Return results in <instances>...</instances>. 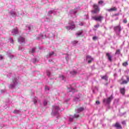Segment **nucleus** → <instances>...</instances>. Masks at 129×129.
<instances>
[{
    "label": "nucleus",
    "mask_w": 129,
    "mask_h": 129,
    "mask_svg": "<svg viewBox=\"0 0 129 129\" xmlns=\"http://www.w3.org/2000/svg\"><path fill=\"white\" fill-rule=\"evenodd\" d=\"M59 110H60V108L58 106H53L52 110L51 112V115L54 116H56V118H58L60 116V113H59Z\"/></svg>",
    "instance_id": "obj_1"
},
{
    "label": "nucleus",
    "mask_w": 129,
    "mask_h": 129,
    "mask_svg": "<svg viewBox=\"0 0 129 129\" xmlns=\"http://www.w3.org/2000/svg\"><path fill=\"white\" fill-rule=\"evenodd\" d=\"M75 85H69L68 86V95L69 96H72V95L74 92H76L75 88L73 87Z\"/></svg>",
    "instance_id": "obj_2"
},
{
    "label": "nucleus",
    "mask_w": 129,
    "mask_h": 129,
    "mask_svg": "<svg viewBox=\"0 0 129 129\" xmlns=\"http://www.w3.org/2000/svg\"><path fill=\"white\" fill-rule=\"evenodd\" d=\"M93 8L94 10L92 11V14L93 15L92 17V20H94V21H97V16H94V14L97 13V5L95 4L94 5Z\"/></svg>",
    "instance_id": "obj_3"
},
{
    "label": "nucleus",
    "mask_w": 129,
    "mask_h": 129,
    "mask_svg": "<svg viewBox=\"0 0 129 129\" xmlns=\"http://www.w3.org/2000/svg\"><path fill=\"white\" fill-rule=\"evenodd\" d=\"M17 85H18V79L15 78L13 80L11 84L9 86V87L10 89H13V88H15Z\"/></svg>",
    "instance_id": "obj_4"
},
{
    "label": "nucleus",
    "mask_w": 129,
    "mask_h": 129,
    "mask_svg": "<svg viewBox=\"0 0 129 129\" xmlns=\"http://www.w3.org/2000/svg\"><path fill=\"white\" fill-rule=\"evenodd\" d=\"M66 28L67 30H73V29H75V24L73 21H70L69 26H66Z\"/></svg>",
    "instance_id": "obj_5"
},
{
    "label": "nucleus",
    "mask_w": 129,
    "mask_h": 129,
    "mask_svg": "<svg viewBox=\"0 0 129 129\" xmlns=\"http://www.w3.org/2000/svg\"><path fill=\"white\" fill-rule=\"evenodd\" d=\"M113 99V96L111 95L110 97L106 99H104L103 101L106 104H110V102H111V100Z\"/></svg>",
    "instance_id": "obj_6"
},
{
    "label": "nucleus",
    "mask_w": 129,
    "mask_h": 129,
    "mask_svg": "<svg viewBox=\"0 0 129 129\" xmlns=\"http://www.w3.org/2000/svg\"><path fill=\"white\" fill-rule=\"evenodd\" d=\"M79 117V114H75L74 115H70L69 117V121L72 122L74 120L75 118H78Z\"/></svg>",
    "instance_id": "obj_7"
},
{
    "label": "nucleus",
    "mask_w": 129,
    "mask_h": 129,
    "mask_svg": "<svg viewBox=\"0 0 129 129\" xmlns=\"http://www.w3.org/2000/svg\"><path fill=\"white\" fill-rule=\"evenodd\" d=\"M56 54H55V52L54 51H50L48 54H47L45 58L46 59H49V58H52V57H54V56H55Z\"/></svg>",
    "instance_id": "obj_8"
},
{
    "label": "nucleus",
    "mask_w": 129,
    "mask_h": 129,
    "mask_svg": "<svg viewBox=\"0 0 129 129\" xmlns=\"http://www.w3.org/2000/svg\"><path fill=\"white\" fill-rule=\"evenodd\" d=\"M76 13H77V9L70 11V14L73 18H76Z\"/></svg>",
    "instance_id": "obj_9"
},
{
    "label": "nucleus",
    "mask_w": 129,
    "mask_h": 129,
    "mask_svg": "<svg viewBox=\"0 0 129 129\" xmlns=\"http://www.w3.org/2000/svg\"><path fill=\"white\" fill-rule=\"evenodd\" d=\"M70 74H71V76H76V75H77V74H78V73H79V72L78 71V70H73L72 71L70 72Z\"/></svg>",
    "instance_id": "obj_10"
},
{
    "label": "nucleus",
    "mask_w": 129,
    "mask_h": 129,
    "mask_svg": "<svg viewBox=\"0 0 129 129\" xmlns=\"http://www.w3.org/2000/svg\"><path fill=\"white\" fill-rule=\"evenodd\" d=\"M81 98V95H78L74 98V101L75 102H79L80 101V98Z\"/></svg>",
    "instance_id": "obj_11"
},
{
    "label": "nucleus",
    "mask_w": 129,
    "mask_h": 129,
    "mask_svg": "<svg viewBox=\"0 0 129 129\" xmlns=\"http://www.w3.org/2000/svg\"><path fill=\"white\" fill-rule=\"evenodd\" d=\"M125 77L126 78V80L123 81L121 83V85H123V84H127L129 82V76H125Z\"/></svg>",
    "instance_id": "obj_12"
},
{
    "label": "nucleus",
    "mask_w": 129,
    "mask_h": 129,
    "mask_svg": "<svg viewBox=\"0 0 129 129\" xmlns=\"http://www.w3.org/2000/svg\"><path fill=\"white\" fill-rule=\"evenodd\" d=\"M86 61L88 62L89 64H90L93 61V58L91 57V56L88 55L86 57Z\"/></svg>",
    "instance_id": "obj_13"
},
{
    "label": "nucleus",
    "mask_w": 129,
    "mask_h": 129,
    "mask_svg": "<svg viewBox=\"0 0 129 129\" xmlns=\"http://www.w3.org/2000/svg\"><path fill=\"white\" fill-rule=\"evenodd\" d=\"M12 35H15L19 34V30H18V28H14L12 30L11 32Z\"/></svg>",
    "instance_id": "obj_14"
},
{
    "label": "nucleus",
    "mask_w": 129,
    "mask_h": 129,
    "mask_svg": "<svg viewBox=\"0 0 129 129\" xmlns=\"http://www.w3.org/2000/svg\"><path fill=\"white\" fill-rule=\"evenodd\" d=\"M18 42L20 44H25V38L22 36H20L18 38Z\"/></svg>",
    "instance_id": "obj_15"
},
{
    "label": "nucleus",
    "mask_w": 129,
    "mask_h": 129,
    "mask_svg": "<svg viewBox=\"0 0 129 129\" xmlns=\"http://www.w3.org/2000/svg\"><path fill=\"white\" fill-rule=\"evenodd\" d=\"M10 14L11 16L15 17H17L18 15V13L16 12L15 10H12L11 11H10Z\"/></svg>",
    "instance_id": "obj_16"
},
{
    "label": "nucleus",
    "mask_w": 129,
    "mask_h": 129,
    "mask_svg": "<svg viewBox=\"0 0 129 129\" xmlns=\"http://www.w3.org/2000/svg\"><path fill=\"white\" fill-rule=\"evenodd\" d=\"M52 14H53V15H56V14H57V10L49 11L47 14L48 16L50 17Z\"/></svg>",
    "instance_id": "obj_17"
},
{
    "label": "nucleus",
    "mask_w": 129,
    "mask_h": 129,
    "mask_svg": "<svg viewBox=\"0 0 129 129\" xmlns=\"http://www.w3.org/2000/svg\"><path fill=\"white\" fill-rule=\"evenodd\" d=\"M106 56L108 58V60L110 61V62H112V56H111L110 53L107 52L106 53Z\"/></svg>",
    "instance_id": "obj_18"
},
{
    "label": "nucleus",
    "mask_w": 129,
    "mask_h": 129,
    "mask_svg": "<svg viewBox=\"0 0 129 129\" xmlns=\"http://www.w3.org/2000/svg\"><path fill=\"white\" fill-rule=\"evenodd\" d=\"M114 126L115 127H116V128H122V127L121 126V125L119 124L118 122H116L115 124L114 125Z\"/></svg>",
    "instance_id": "obj_19"
},
{
    "label": "nucleus",
    "mask_w": 129,
    "mask_h": 129,
    "mask_svg": "<svg viewBox=\"0 0 129 129\" xmlns=\"http://www.w3.org/2000/svg\"><path fill=\"white\" fill-rule=\"evenodd\" d=\"M107 12H116V11H117V8H116V7H113L109 9H107Z\"/></svg>",
    "instance_id": "obj_20"
},
{
    "label": "nucleus",
    "mask_w": 129,
    "mask_h": 129,
    "mask_svg": "<svg viewBox=\"0 0 129 129\" xmlns=\"http://www.w3.org/2000/svg\"><path fill=\"white\" fill-rule=\"evenodd\" d=\"M101 79L105 81H108V76L107 75L102 76H101Z\"/></svg>",
    "instance_id": "obj_21"
},
{
    "label": "nucleus",
    "mask_w": 129,
    "mask_h": 129,
    "mask_svg": "<svg viewBox=\"0 0 129 129\" xmlns=\"http://www.w3.org/2000/svg\"><path fill=\"white\" fill-rule=\"evenodd\" d=\"M120 92L122 95H124L125 93V89L124 88H122L120 89Z\"/></svg>",
    "instance_id": "obj_22"
},
{
    "label": "nucleus",
    "mask_w": 129,
    "mask_h": 129,
    "mask_svg": "<svg viewBox=\"0 0 129 129\" xmlns=\"http://www.w3.org/2000/svg\"><path fill=\"white\" fill-rule=\"evenodd\" d=\"M51 22V19L48 17L43 18L42 19V22L43 23V22Z\"/></svg>",
    "instance_id": "obj_23"
},
{
    "label": "nucleus",
    "mask_w": 129,
    "mask_h": 129,
    "mask_svg": "<svg viewBox=\"0 0 129 129\" xmlns=\"http://www.w3.org/2000/svg\"><path fill=\"white\" fill-rule=\"evenodd\" d=\"M35 52H36V48L35 47L32 48L29 51V53L30 54H34V53H35Z\"/></svg>",
    "instance_id": "obj_24"
},
{
    "label": "nucleus",
    "mask_w": 129,
    "mask_h": 129,
    "mask_svg": "<svg viewBox=\"0 0 129 129\" xmlns=\"http://www.w3.org/2000/svg\"><path fill=\"white\" fill-rule=\"evenodd\" d=\"M121 27H120V26H116L114 28V30L115 31H116V30H118V31L119 32H120V31H121Z\"/></svg>",
    "instance_id": "obj_25"
},
{
    "label": "nucleus",
    "mask_w": 129,
    "mask_h": 129,
    "mask_svg": "<svg viewBox=\"0 0 129 129\" xmlns=\"http://www.w3.org/2000/svg\"><path fill=\"white\" fill-rule=\"evenodd\" d=\"M82 33H83V32L82 31V30H80L79 31H78L76 35L77 36H81V35H82Z\"/></svg>",
    "instance_id": "obj_26"
},
{
    "label": "nucleus",
    "mask_w": 129,
    "mask_h": 129,
    "mask_svg": "<svg viewBox=\"0 0 129 129\" xmlns=\"http://www.w3.org/2000/svg\"><path fill=\"white\" fill-rule=\"evenodd\" d=\"M59 78L60 80H63L64 81H65L66 80V78L63 75H59Z\"/></svg>",
    "instance_id": "obj_27"
},
{
    "label": "nucleus",
    "mask_w": 129,
    "mask_h": 129,
    "mask_svg": "<svg viewBox=\"0 0 129 129\" xmlns=\"http://www.w3.org/2000/svg\"><path fill=\"white\" fill-rule=\"evenodd\" d=\"M12 54V52L8 51L7 52V55L8 56H9V57H10V58H11V59H12V58L14 57V55H11V54Z\"/></svg>",
    "instance_id": "obj_28"
},
{
    "label": "nucleus",
    "mask_w": 129,
    "mask_h": 129,
    "mask_svg": "<svg viewBox=\"0 0 129 129\" xmlns=\"http://www.w3.org/2000/svg\"><path fill=\"white\" fill-rule=\"evenodd\" d=\"M33 101L34 104H37V102H38V98H37V97H35L33 99Z\"/></svg>",
    "instance_id": "obj_29"
},
{
    "label": "nucleus",
    "mask_w": 129,
    "mask_h": 129,
    "mask_svg": "<svg viewBox=\"0 0 129 129\" xmlns=\"http://www.w3.org/2000/svg\"><path fill=\"white\" fill-rule=\"evenodd\" d=\"M102 20H103V17L100 16L97 17V21L98 22H101Z\"/></svg>",
    "instance_id": "obj_30"
},
{
    "label": "nucleus",
    "mask_w": 129,
    "mask_h": 129,
    "mask_svg": "<svg viewBox=\"0 0 129 129\" xmlns=\"http://www.w3.org/2000/svg\"><path fill=\"white\" fill-rule=\"evenodd\" d=\"M40 39H44V35L40 34L37 37V40H40Z\"/></svg>",
    "instance_id": "obj_31"
},
{
    "label": "nucleus",
    "mask_w": 129,
    "mask_h": 129,
    "mask_svg": "<svg viewBox=\"0 0 129 129\" xmlns=\"http://www.w3.org/2000/svg\"><path fill=\"white\" fill-rule=\"evenodd\" d=\"M83 110H84V108L80 107V108L78 109L77 113H79V112H81V111H83Z\"/></svg>",
    "instance_id": "obj_32"
},
{
    "label": "nucleus",
    "mask_w": 129,
    "mask_h": 129,
    "mask_svg": "<svg viewBox=\"0 0 129 129\" xmlns=\"http://www.w3.org/2000/svg\"><path fill=\"white\" fill-rule=\"evenodd\" d=\"M47 104H48V100L47 99L44 100L43 105H44V106H46V105H47Z\"/></svg>",
    "instance_id": "obj_33"
},
{
    "label": "nucleus",
    "mask_w": 129,
    "mask_h": 129,
    "mask_svg": "<svg viewBox=\"0 0 129 129\" xmlns=\"http://www.w3.org/2000/svg\"><path fill=\"white\" fill-rule=\"evenodd\" d=\"M26 30H28V32H30V31H31V26L30 25L26 26Z\"/></svg>",
    "instance_id": "obj_34"
},
{
    "label": "nucleus",
    "mask_w": 129,
    "mask_h": 129,
    "mask_svg": "<svg viewBox=\"0 0 129 129\" xmlns=\"http://www.w3.org/2000/svg\"><path fill=\"white\" fill-rule=\"evenodd\" d=\"M127 65H128L127 61L124 62L122 63V66H123L124 67H126Z\"/></svg>",
    "instance_id": "obj_35"
},
{
    "label": "nucleus",
    "mask_w": 129,
    "mask_h": 129,
    "mask_svg": "<svg viewBox=\"0 0 129 129\" xmlns=\"http://www.w3.org/2000/svg\"><path fill=\"white\" fill-rule=\"evenodd\" d=\"M19 50H20L21 51H24L25 50V48L22 46H19Z\"/></svg>",
    "instance_id": "obj_36"
},
{
    "label": "nucleus",
    "mask_w": 129,
    "mask_h": 129,
    "mask_svg": "<svg viewBox=\"0 0 129 129\" xmlns=\"http://www.w3.org/2000/svg\"><path fill=\"white\" fill-rule=\"evenodd\" d=\"M77 43H78V41L76 40H74V41L72 42V44L74 46H76Z\"/></svg>",
    "instance_id": "obj_37"
},
{
    "label": "nucleus",
    "mask_w": 129,
    "mask_h": 129,
    "mask_svg": "<svg viewBox=\"0 0 129 129\" xmlns=\"http://www.w3.org/2000/svg\"><path fill=\"white\" fill-rule=\"evenodd\" d=\"M115 54H117V55H119V54H120V50L117 49V50L116 51Z\"/></svg>",
    "instance_id": "obj_38"
},
{
    "label": "nucleus",
    "mask_w": 129,
    "mask_h": 129,
    "mask_svg": "<svg viewBox=\"0 0 129 129\" xmlns=\"http://www.w3.org/2000/svg\"><path fill=\"white\" fill-rule=\"evenodd\" d=\"M20 110H15L13 112L14 113H20Z\"/></svg>",
    "instance_id": "obj_39"
},
{
    "label": "nucleus",
    "mask_w": 129,
    "mask_h": 129,
    "mask_svg": "<svg viewBox=\"0 0 129 129\" xmlns=\"http://www.w3.org/2000/svg\"><path fill=\"white\" fill-rule=\"evenodd\" d=\"M41 2L43 4H47V3H48V0H41Z\"/></svg>",
    "instance_id": "obj_40"
},
{
    "label": "nucleus",
    "mask_w": 129,
    "mask_h": 129,
    "mask_svg": "<svg viewBox=\"0 0 129 129\" xmlns=\"http://www.w3.org/2000/svg\"><path fill=\"white\" fill-rule=\"evenodd\" d=\"M46 73H47V76H50V75H51V73L49 71H47Z\"/></svg>",
    "instance_id": "obj_41"
},
{
    "label": "nucleus",
    "mask_w": 129,
    "mask_h": 129,
    "mask_svg": "<svg viewBox=\"0 0 129 129\" xmlns=\"http://www.w3.org/2000/svg\"><path fill=\"white\" fill-rule=\"evenodd\" d=\"M32 62L33 63H36V62H37V58H33Z\"/></svg>",
    "instance_id": "obj_42"
},
{
    "label": "nucleus",
    "mask_w": 129,
    "mask_h": 129,
    "mask_svg": "<svg viewBox=\"0 0 129 129\" xmlns=\"http://www.w3.org/2000/svg\"><path fill=\"white\" fill-rule=\"evenodd\" d=\"M93 40H94V41H96V40H97V37H96V36L93 37Z\"/></svg>",
    "instance_id": "obj_43"
},
{
    "label": "nucleus",
    "mask_w": 129,
    "mask_h": 129,
    "mask_svg": "<svg viewBox=\"0 0 129 129\" xmlns=\"http://www.w3.org/2000/svg\"><path fill=\"white\" fill-rule=\"evenodd\" d=\"M66 60H67V61H68V60H69V55H67L66 56Z\"/></svg>",
    "instance_id": "obj_44"
},
{
    "label": "nucleus",
    "mask_w": 129,
    "mask_h": 129,
    "mask_svg": "<svg viewBox=\"0 0 129 129\" xmlns=\"http://www.w3.org/2000/svg\"><path fill=\"white\" fill-rule=\"evenodd\" d=\"M98 4L99 5H102V4H103V1H99Z\"/></svg>",
    "instance_id": "obj_45"
},
{
    "label": "nucleus",
    "mask_w": 129,
    "mask_h": 129,
    "mask_svg": "<svg viewBox=\"0 0 129 129\" xmlns=\"http://www.w3.org/2000/svg\"><path fill=\"white\" fill-rule=\"evenodd\" d=\"M10 41L11 43H14V39L13 38H10Z\"/></svg>",
    "instance_id": "obj_46"
},
{
    "label": "nucleus",
    "mask_w": 129,
    "mask_h": 129,
    "mask_svg": "<svg viewBox=\"0 0 129 129\" xmlns=\"http://www.w3.org/2000/svg\"><path fill=\"white\" fill-rule=\"evenodd\" d=\"M123 23H124V24H126V23H127V20H126V19L123 20Z\"/></svg>",
    "instance_id": "obj_47"
},
{
    "label": "nucleus",
    "mask_w": 129,
    "mask_h": 129,
    "mask_svg": "<svg viewBox=\"0 0 129 129\" xmlns=\"http://www.w3.org/2000/svg\"><path fill=\"white\" fill-rule=\"evenodd\" d=\"M11 76H12V74H9V75H7V77H9V78H11Z\"/></svg>",
    "instance_id": "obj_48"
},
{
    "label": "nucleus",
    "mask_w": 129,
    "mask_h": 129,
    "mask_svg": "<svg viewBox=\"0 0 129 129\" xmlns=\"http://www.w3.org/2000/svg\"><path fill=\"white\" fill-rule=\"evenodd\" d=\"M4 59V56L3 55H0V60H3Z\"/></svg>",
    "instance_id": "obj_49"
},
{
    "label": "nucleus",
    "mask_w": 129,
    "mask_h": 129,
    "mask_svg": "<svg viewBox=\"0 0 129 129\" xmlns=\"http://www.w3.org/2000/svg\"><path fill=\"white\" fill-rule=\"evenodd\" d=\"M45 90H50V89H49V87H46L45 88Z\"/></svg>",
    "instance_id": "obj_50"
},
{
    "label": "nucleus",
    "mask_w": 129,
    "mask_h": 129,
    "mask_svg": "<svg viewBox=\"0 0 129 129\" xmlns=\"http://www.w3.org/2000/svg\"><path fill=\"white\" fill-rule=\"evenodd\" d=\"M4 92H6V90H1V93H4Z\"/></svg>",
    "instance_id": "obj_51"
},
{
    "label": "nucleus",
    "mask_w": 129,
    "mask_h": 129,
    "mask_svg": "<svg viewBox=\"0 0 129 129\" xmlns=\"http://www.w3.org/2000/svg\"><path fill=\"white\" fill-rule=\"evenodd\" d=\"M86 20H88V19H89V16H88V15H86Z\"/></svg>",
    "instance_id": "obj_52"
},
{
    "label": "nucleus",
    "mask_w": 129,
    "mask_h": 129,
    "mask_svg": "<svg viewBox=\"0 0 129 129\" xmlns=\"http://www.w3.org/2000/svg\"><path fill=\"white\" fill-rule=\"evenodd\" d=\"M45 29H46V32H48L49 31V30H48V28L47 27H45Z\"/></svg>",
    "instance_id": "obj_53"
},
{
    "label": "nucleus",
    "mask_w": 129,
    "mask_h": 129,
    "mask_svg": "<svg viewBox=\"0 0 129 129\" xmlns=\"http://www.w3.org/2000/svg\"><path fill=\"white\" fill-rule=\"evenodd\" d=\"M70 100V99H67V100H65L66 102H68V101H69Z\"/></svg>",
    "instance_id": "obj_54"
},
{
    "label": "nucleus",
    "mask_w": 129,
    "mask_h": 129,
    "mask_svg": "<svg viewBox=\"0 0 129 129\" xmlns=\"http://www.w3.org/2000/svg\"><path fill=\"white\" fill-rule=\"evenodd\" d=\"M122 124H125V121H122Z\"/></svg>",
    "instance_id": "obj_55"
},
{
    "label": "nucleus",
    "mask_w": 129,
    "mask_h": 129,
    "mask_svg": "<svg viewBox=\"0 0 129 129\" xmlns=\"http://www.w3.org/2000/svg\"><path fill=\"white\" fill-rule=\"evenodd\" d=\"M97 104H100V102H99V101H97Z\"/></svg>",
    "instance_id": "obj_56"
},
{
    "label": "nucleus",
    "mask_w": 129,
    "mask_h": 129,
    "mask_svg": "<svg viewBox=\"0 0 129 129\" xmlns=\"http://www.w3.org/2000/svg\"><path fill=\"white\" fill-rule=\"evenodd\" d=\"M80 26H83V23H80Z\"/></svg>",
    "instance_id": "obj_57"
},
{
    "label": "nucleus",
    "mask_w": 129,
    "mask_h": 129,
    "mask_svg": "<svg viewBox=\"0 0 129 129\" xmlns=\"http://www.w3.org/2000/svg\"><path fill=\"white\" fill-rule=\"evenodd\" d=\"M119 14H115V16H119Z\"/></svg>",
    "instance_id": "obj_58"
},
{
    "label": "nucleus",
    "mask_w": 129,
    "mask_h": 129,
    "mask_svg": "<svg viewBox=\"0 0 129 129\" xmlns=\"http://www.w3.org/2000/svg\"><path fill=\"white\" fill-rule=\"evenodd\" d=\"M100 10L99 9L97 8V12H99Z\"/></svg>",
    "instance_id": "obj_59"
},
{
    "label": "nucleus",
    "mask_w": 129,
    "mask_h": 129,
    "mask_svg": "<svg viewBox=\"0 0 129 129\" xmlns=\"http://www.w3.org/2000/svg\"><path fill=\"white\" fill-rule=\"evenodd\" d=\"M95 28H97V25H96L95 26Z\"/></svg>",
    "instance_id": "obj_60"
},
{
    "label": "nucleus",
    "mask_w": 129,
    "mask_h": 129,
    "mask_svg": "<svg viewBox=\"0 0 129 129\" xmlns=\"http://www.w3.org/2000/svg\"><path fill=\"white\" fill-rule=\"evenodd\" d=\"M51 61H52V59H49V62H51Z\"/></svg>",
    "instance_id": "obj_61"
},
{
    "label": "nucleus",
    "mask_w": 129,
    "mask_h": 129,
    "mask_svg": "<svg viewBox=\"0 0 129 129\" xmlns=\"http://www.w3.org/2000/svg\"><path fill=\"white\" fill-rule=\"evenodd\" d=\"M45 37H47V35L45 34Z\"/></svg>",
    "instance_id": "obj_62"
},
{
    "label": "nucleus",
    "mask_w": 129,
    "mask_h": 129,
    "mask_svg": "<svg viewBox=\"0 0 129 129\" xmlns=\"http://www.w3.org/2000/svg\"><path fill=\"white\" fill-rule=\"evenodd\" d=\"M127 27H128V28H129V23L127 25Z\"/></svg>",
    "instance_id": "obj_63"
},
{
    "label": "nucleus",
    "mask_w": 129,
    "mask_h": 129,
    "mask_svg": "<svg viewBox=\"0 0 129 129\" xmlns=\"http://www.w3.org/2000/svg\"><path fill=\"white\" fill-rule=\"evenodd\" d=\"M77 128L76 127H74V129H76Z\"/></svg>",
    "instance_id": "obj_64"
}]
</instances>
